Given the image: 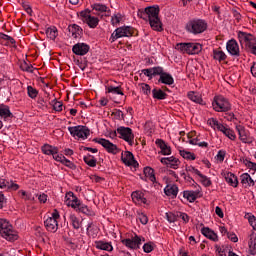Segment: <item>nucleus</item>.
<instances>
[{"mask_svg": "<svg viewBox=\"0 0 256 256\" xmlns=\"http://www.w3.org/2000/svg\"><path fill=\"white\" fill-rule=\"evenodd\" d=\"M0 117L4 120L9 119V117H13L11 110H9V106L0 105Z\"/></svg>", "mask_w": 256, "mask_h": 256, "instance_id": "c756f323", "label": "nucleus"}, {"mask_svg": "<svg viewBox=\"0 0 256 256\" xmlns=\"http://www.w3.org/2000/svg\"><path fill=\"white\" fill-rule=\"evenodd\" d=\"M202 235L204 237H207V239H210V241H219V237L217 236V233H215L213 230L204 227L201 229Z\"/></svg>", "mask_w": 256, "mask_h": 256, "instance_id": "b1692460", "label": "nucleus"}, {"mask_svg": "<svg viewBox=\"0 0 256 256\" xmlns=\"http://www.w3.org/2000/svg\"><path fill=\"white\" fill-rule=\"evenodd\" d=\"M138 219L142 225H147V223H149V218L143 213L138 214Z\"/></svg>", "mask_w": 256, "mask_h": 256, "instance_id": "3c124183", "label": "nucleus"}, {"mask_svg": "<svg viewBox=\"0 0 256 256\" xmlns=\"http://www.w3.org/2000/svg\"><path fill=\"white\" fill-rule=\"evenodd\" d=\"M0 235L6 241H17L19 239V234L13 229V225L3 218H0Z\"/></svg>", "mask_w": 256, "mask_h": 256, "instance_id": "f03ea898", "label": "nucleus"}, {"mask_svg": "<svg viewBox=\"0 0 256 256\" xmlns=\"http://www.w3.org/2000/svg\"><path fill=\"white\" fill-rule=\"evenodd\" d=\"M225 155V151L220 150L216 155V161H219V163H223V161H225Z\"/></svg>", "mask_w": 256, "mask_h": 256, "instance_id": "864d4df0", "label": "nucleus"}, {"mask_svg": "<svg viewBox=\"0 0 256 256\" xmlns=\"http://www.w3.org/2000/svg\"><path fill=\"white\" fill-rule=\"evenodd\" d=\"M84 163H86V165H88L89 167L97 166V160H95V157L91 155L84 156Z\"/></svg>", "mask_w": 256, "mask_h": 256, "instance_id": "ea45409f", "label": "nucleus"}, {"mask_svg": "<svg viewBox=\"0 0 256 256\" xmlns=\"http://www.w3.org/2000/svg\"><path fill=\"white\" fill-rule=\"evenodd\" d=\"M227 237H228V239H230V241H232L233 243H237V241H239V238H238L237 235L234 234V233H227Z\"/></svg>", "mask_w": 256, "mask_h": 256, "instance_id": "e2e57ef3", "label": "nucleus"}, {"mask_svg": "<svg viewBox=\"0 0 256 256\" xmlns=\"http://www.w3.org/2000/svg\"><path fill=\"white\" fill-rule=\"evenodd\" d=\"M123 21V15L121 13H116L111 17L112 25H119Z\"/></svg>", "mask_w": 256, "mask_h": 256, "instance_id": "37998d69", "label": "nucleus"}, {"mask_svg": "<svg viewBox=\"0 0 256 256\" xmlns=\"http://www.w3.org/2000/svg\"><path fill=\"white\" fill-rule=\"evenodd\" d=\"M175 49L180 53H187L188 55H198L201 53L203 46L199 43H179Z\"/></svg>", "mask_w": 256, "mask_h": 256, "instance_id": "423d86ee", "label": "nucleus"}, {"mask_svg": "<svg viewBox=\"0 0 256 256\" xmlns=\"http://www.w3.org/2000/svg\"><path fill=\"white\" fill-rule=\"evenodd\" d=\"M141 89L144 95H151V86H149V84H142Z\"/></svg>", "mask_w": 256, "mask_h": 256, "instance_id": "6e6d98bb", "label": "nucleus"}, {"mask_svg": "<svg viewBox=\"0 0 256 256\" xmlns=\"http://www.w3.org/2000/svg\"><path fill=\"white\" fill-rule=\"evenodd\" d=\"M108 9L109 8H107V6L104 4H94L93 5V11H97L98 13H107Z\"/></svg>", "mask_w": 256, "mask_h": 256, "instance_id": "c03bdc74", "label": "nucleus"}, {"mask_svg": "<svg viewBox=\"0 0 256 256\" xmlns=\"http://www.w3.org/2000/svg\"><path fill=\"white\" fill-rule=\"evenodd\" d=\"M236 131L239 135L240 141H242L243 143H248V144L253 143V138L249 134V131H247L245 129V127L238 125V126H236Z\"/></svg>", "mask_w": 256, "mask_h": 256, "instance_id": "4468645a", "label": "nucleus"}, {"mask_svg": "<svg viewBox=\"0 0 256 256\" xmlns=\"http://www.w3.org/2000/svg\"><path fill=\"white\" fill-rule=\"evenodd\" d=\"M42 152L44 153V155H54V153H59V148L55 147V146H51L49 144H45L44 146H42Z\"/></svg>", "mask_w": 256, "mask_h": 256, "instance_id": "c85d7f7f", "label": "nucleus"}, {"mask_svg": "<svg viewBox=\"0 0 256 256\" xmlns=\"http://www.w3.org/2000/svg\"><path fill=\"white\" fill-rule=\"evenodd\" d=\"M52 107H53L54 111H58V112L63 111V102L53 100Z\"/></svg>", "mask_w": 256, "mask_h": 256, "instance_id": "de8ad7c7", "label": "nucleus"}, {"mask_svg": "<svg viewBox=\"0 0 256 256\" xmlns=\"http://www.w3.org/2000/svg\"><path fill=\"white\" fill-rule=\"evenodd\" d=\"M142 241H145V239H141V237L135 236L133 239L122 240V243L128 247V249H139V245H141Z\"/></svg>", "mask_w": 256, "mask_h": 256, "instance_id": "2eb2a0df", "label": "nucleus"}, {"mask_svg": "<svg viewBox=\"0 0 256 256\" xmlns=\"http://www.w3.org/2000/svg\"><path fill=\"white\" fill-rule=\"evenodd\" d=\"M68 31L70 37H73V39H79V37H81V34L83 33V29H81V27H79V25L77 24L70 25L68 27Z\"/></svg>", "mask_w": 256, "mask_h": 256, "instance_id": "4be33fe9", "label": "nucleus"}, {"mask_svg": "<svg viewBox=\"0 0 256 256\" xmlns=\"http://www.w3.org/2000/svg\"><path fill=\"white\" fill-rule=\"evenodd\" d=\"M72 51L75 55H87V53H89V45L85 43H78L73 46Z\"/></svg>", "mask_w": 256, "mask_h": 256, "instance_id": "a211bd4d", "label": "nucleus"}, {"mask_svg": "<svg viewBox=\"0 0 256 256\" xmlns=\"http://www.w3.org/2000/svg\"><path fill=\"white\" fill-rule=\"evenodd\" d=\"M96 249H100V251H113V245L111 242H105V241H96L95 242Z\"/></svg>", "mask_w": 256, "mask_h": 256, "instance_id": "393cba45", "label": "nucleus"}, {"mask_svg": "<svg viewBox=\"0 0 256 256\" xmlns=\"http://www.w3.org/2000/svg\"><path fill=\"white\" fill-rule=\"evenodd\" d=\"M27 91H28V96L31 99H35V97H37L38 95L37 89L33 88L32 86H28Z\"/></svg>", "mask_w": 256, "mask_h": 256, "instance_id": "09e8293b", "label": "nucleus"}, {"mask_svg": "<svg viewBox=\"0 0 256 256\" xmlns=\"http://www.w3.org/2000/svg\"><path fill=\"white\" fill-rule=\"evenodd\" d=\"M153 249H155V245L151 242L143 245L144 253H151V251H153Z\"/></svg>", "mask_w": 256, "mask_h": 256, "instance_id": "8fccbe9b", "label": "nucleus"}, {"mask_svg": "<svg viewBox=\"0 0 256 256\" xmlns=\"http://www.w3.org/2000/svg\"><path fill=\"white\" fill-rule=\"evenodd\" d=\"M178 217H180L184 223H189V215H187V213L180 212Z\"/></svg>", "mask_w": 256, "mask_h": 256, "instance_id": "69168bd1", "label": "nucleus"}, {"mask_svg": "<svg viewBox=\"0 0 256 256\" xmlns=\"http://www.w3.org/2000/svg\"><path fill=\"white\" fill-rule=\"evenodd\" d=\"M0 189H11V191H17L19 189V184L0 178Z\"/></svg>", "mask_w": 256, "mask_h": 256, "instance_id": "6ab92c4d", "label": "nucleus"}, {"mask_svg": "<svg viewBox=\"0 0 256 256\" xmlns=\"http://www.w3.org/2000/svg\"><path fill=\"white\" fill-rule=\"evenodd\" d=\"M213 59L216 61H225L227 59V54L222 50H213Z\"/></svg>", "mask_w": 256, "mask_h": 256, "instance_id": "c9c22d12", "label": "nucleus"}, {"mask_svg": "<svg viewBox=\"0 0 256 256\" xmlns=\"http://www.w3.org/2000/svg\"><path fill=\"white\" fill-rule=\"evenodd\" d=\"M180 155L183 157V159H188L189 161H195V154L185 151V150H180Z\"/></svg>", "mask_w": 256, "mask_h": 256, "instance_id": "79ce46f5", "label": "nucleus"}, {"mask_svg": "<svg viewBox=\"0 0 256 256\" xmlns=\"http://www.w3.org/2000/svg\"><path fill=\"white\" fill-rule=\"evenodd\" d=\"M185 29L192 35H201L207 31V22L203 19H192L186 23Z\"/></svg>", "mask_w": 256, "mask_h": 256, "instance_id": "7ed1b4c3", "label": "nucleus"}, {"mask_svg": "<svg viewBox=\"0 0 256 256\" xmlns=\"http://www.w3.org/2000/svg\"><path fill=\"white\" fill-rule=\"evenodd\" d=\"M164 193H165V195H168L169 197H171V196L177 197V193H179V188L177 187V185H167L164 188Z\"/></svg>", "mask_w": 256, "mask_h": 256, "instance_id": "cd10ccee", "label": "nucleus"}, {"mask_svg": "<svg viewBox=\"0 0 256 256\" xmlns=\"http://www.w3.org/2000/svg\"><path fill=\"white\" fill-rule=\"evenodd\" d=\"M197 195H199V193L192 190H185L183 192L184 199H187L189 203H195V201L197 200Z\"/></svg>", "mask_w": 256, "mask_h": 256, "instance_id": "bb28decb", "label": "nucleus"}, {"mask_svg": "<svg viewBox=\"0 0 256 256\" xmlns=\"http://www.w3.org/2000/svg\"><path fill=\"white\" fill-rule=\"evenodd\" d=\"M96 142H98L99 145H102L108 153H112L113 155H117L119 153V148H117V145L113 144L107 139L100 138Z\"/></svg>", "mask_w": 256, "mask_h": 256, "instance_id": "ddd939ff", "label": "nucleus"}, {"mask_svg": "<svg viewBox=\"0 0 256 256\" xmlns=\"http://www.w3.org/2000/svg\"><path fill=\"white\" fill-rule=\"evenodd\" d=\"M188 98L190 101H193L194 103H199L201 104L203 102V99L201 98V95L196 92H189L188 93Z\"/></svg>", "mask_w": 256, "mask_h": 256, "instance_id": "e433bc0d", "label": "nucleus"}, {"mask_svg": "<svg viewBox=\"0 0 256 256\" xmlns=\"http://www.w3.org/2000/svg\"><path fill=\"white\" fill-rule=\"evenodd\" d=\"M212 107L214 111H217L218 113L231 111V103H229V100L223 96H216L212 102Z\"/></svg>", "mask_w": 256, "mask_h": 256, "instance_id": "6e6552de", "label": "nucleus"}, {"mask_svg": "<svg viewBox=\"0 0 256 256\" xmlns=\"http://www.w3.org/2000/svg\"><path fill=\"white\" fill-rule=\"evenodd\" d=\"M76 211H80V213H84L85 215H89V208L87 207V205L85 204H81V201L79 202V204L77 205Z\"/></svg>", "mask_w": 256, "mask_h": 256, "instance_id": "a18cd8bd", "label": "nucleus"}, {"mask_svg": "<svg viewBox=\"0 0 256 256\" xmlns=\"http://www.w3.org/2000/svg\"><path fill=\"white\" fill-rule=\"evenodd\" d=\"M200 181L204 187H211V178L202 174V176H200Z\"/></svg>", "mask_w": 256, "mask_h": 256, "instance_id": "49530a36", "label": "nucleus"}, {"mask_svg": "<svg viewBox=\"0 0 256 256\" xmlns=\"http://www.w3.org/2000/svg\"><path fill=\"white\" fill-rule=\"evenodd\" d=\"M226 49L232 57H239L241 55L239 43H237V40L235 39H231L226 43Z\"/></svg>", "mask_w": 256, "mask_h": 256, "instance_id": "f8f14e48", "label": "nucleus"}, {"mask_svg": "<svg viewBox=\"0 0 256 256\" xmlns=\"http://www.w3.org/2000/svg\"><path fill=\"white\" fill-rule=\"evenodd\" d=\"M59 212L55 210L50 217L44 220V225L50 233H56L59 229Z\"/></svg>", "mask_w": 256, "mask_h": 256, "instance_id": "1a4fd4ad", "label": "nucleus"}, {"mask_svg": "<svg viewBox=\"0 0 256 256\" xmlns=\"http://www.w3.org/2000/svg\"><path fill=\"white\" fill-rule=\"evenodd\" d=\"M249 248H250V253L252 255H256V240H253V238H251L250 240Z\"/></svg>", "mask_w": 256, "mask_h": 256, "instance_id": "603ef678", "label": "nucleus"}, {"mask_svg": "<svg viewBox=\"0 0 256 256\" xmlns=\"http://www.w3.org/2000/svg\"><path fill=\"white\" fill-rule=\"evenodd\" d=\"M138 17L145 21L148 20L150 27L154 31H163V24H161V19H159V6H150L144 10H139Z\"/></svg>", "mask_w": 256, "mask_h": 256, "instance_id": "f257e3e1", "label": "nucleus"}, {"mask_svg": "<svg viewBox=\"0 0 256 256\" xmlns=\"http://www.w3.org/2000/svg\"><path fill=\"white\" fill-rule=\"evenodd\" d=\"M133 35V28L130 26H122L117 28L110 37L111 43H115L117 39H121V37H131Z\"/></svg>", "mask_w": 256, "mask_h": 256, "instance_id": "9d476101", "label": "nucleus"}, {"mask_svg": "<svg viewBox=\"0 0 256 256\" xmlns=\"http://www.w3.org/2000/svg\"><path fill=\"white\" fill-rule=\"evenodd\" d=\"M85 21L92 29H95L99 25V19L95 16L87 15Z\"/></svg>", "mask_w": 256, "mask_h": 256, "instance_id": "2f4dec72", "label": "nucleus"}, {"mask_svg": "<svg viewBox=\"0 0 256 256\" xmlns=\"http://www.w3.org/2000/svg\"><path fill=\"white\" fill-rule=\"evenodd\" d=\"M117 133L120 135V139H123L130 145H133L135 135H133V130H131V128L121 126L117 128Z\"/></svg>", "mask_w": 256, "mask_h": 256, "instance_id": "9b49d317", "label": "nucleus"}, {"mask_svg": "<svg viewBox=\"0 0 256 256\" xmlns=\"http://www.w3.org/2000/svg\"><path fill=\"white\" fill-rule=\"evenodd\" d=\"M226 183H228L229 185H231V187H237L238 185V181H237V176H235V174L233 173H228L226 174Z\"/></svg>", "mask_w": 256, "mask_h": 256, "instance_id": "473e14b6", "label": "nucleus"}, {"mask_svg": "<svg viewBox=\"0 0 256 256\" xmlns=\"http://www.w3.org/2000/svg\"><path fill=\"white\" fill-rule=\"evenodd\" d=\"M38 200L40 201V203H47V194L42 193L38 196Z\"/></svg>", "mask_w": 256, "mask_h": 256, "instance_id": "774afa93", "label": "nucleus"}, {"mask_svg": "<svg viewBox=\"0 0 256 256\" xmlns=\"http://www.w3.org/2000/svg\"><path fill=\"white\" fill-rule=\"evenodd\" d=\"M52 157L55 161H58V163H63L65 161V157L63 154H59V152L54 153Z\"/></svg>", "mask_w": 256, "mask_h": 256, "instance_id": "4d7b16f0", "label": "nucleus"}, {"mask_svg": "<svg viewBox=\"0 0 256 256\" xmlns=\"http://www.w3.org/2000/svg\"><path fill=\"white\" fill-rule=\"evenodd\" d=\"M158 81L159 83H163L164 85H173V83H175L173 76L167 72H164L163 74H161Z\"/></svg>", "mask_w": 256, "mask_h": 256, "instance_id": "a878e982", "label": "nucleus"}, {"mask_svg": "<svg viewBox=\"0 0 256 256\" xmlns=\"http://www.w3.org/2000/svg\"><path fill=\"white\" fill-rule=\"evenodd\" d=\"M160 161L163 165H167L168 167H170V169H179V165H181V161L173 156L161 158Z\"/></svg>", "mask_w": 256, "mask_h": 256, "instance_id": "f3484780", "label": "nucleus"}, {"mask_svg": "<svg viewBox=\"0 0 256 256\" xmlns=\"http://www.w3.org/2000/svg\"><path fill=\"white\" fill-rule=\"evenodd\" d=\"M166 219H167L168 223H175V221H177V216H175V214H173L171 212H167Z\"/></svg>", "mask_w": 256, "mask_h": 256, "instance_id": "5fc2aeb1", "label": "nucleus"}, {"mask_svg": "<svg viewBox=\"0 0 256 256\" xmlns=\"http://www.w3.org/2000/svg\"><path fill=\"white\" fill-rule=\"evenodd\" d=\"M132 201L136 203V205H145L147 203V199L143 192L136 191L132 193Z\"/></svg>", "mask_w": 256, "mask_h": 256, "instance_id": "412c9836", "label": "nucleus"}, {"mask_svg": "<svg viewBox=\"0 0 256 256\" xmlns=\"http://www.w3.org/2000/svg\"><path fill=\"white\" fill-rule=\"evenodd\" d=\"M238 39L241 45H244L248 53L256 55V39L254 35L240 31L238 32Z\"/></svg>", "mask_w": 256, "mask_h": 256, "instance_id": "20e7f679", "label": "nucleus"}, {"mask_svg": "<svg viewBox=\"0 0 256 256\" xmlns=\"http://www.w3.org/2000/svg\"><path fill=\"white\" fill-rule=\"evenodd\" d=\"M106 93H112V95H123V90H121V87L119 86H108Z\"/></svg>", "mask_w": 256, "mask_h": 256, "instance_id": "a19ab883", "label": "nucleus"}, {"mask_svg": "<svg viewBox=\"0 0 256 256\" xmlns=\"http://www.w3.org/2000/svg\"><path fill=\"white\" fill-rule=\"evenodd\" d=\"M62 165H65L66 167H69V169H75V164L71 162L69 159L64 158V161L62 162Z\"/></svg>", "mask_w": 256, "mask_h": 256, "instance_id": "bf43d9fd", "label": "nucleus"}, {"mask_svg": "<svg viewBox=\"0 0 256 256\" xmlns=\"http://www.w3.org/2000/svg\"><path fill=\"white\" fill-rule=\"evenodd\" d=\"M208 124L210 125V127H212V129H217V131H221V133H223V135L228 137V139H230L231 141H235V139H237L235 132L231 128H229V126L223 125L217 119L210 118L208 120Z\"/></svg>", "mask_w": 256, "mask_h": 256, "instance_id": "39448f33", "label": "nucleus"}, {"mask_svg": "<svg viewBox=\"0 0 256 256\" xmlns=\"http://www.w3.org/2000/svg\"><path fill=\"white\" fill-rule=\"evenodd\" d=\"M248 221H249L252 229H254V231H256V218H255V216H250L248 218Z\"/></svg>", "mask_w": 256, "mask_h": 256, "instance_id": "0e129e2a", "label": "nucleus"}, {"mask_svg": "<svg viewBox=\"0 0 256 256\" xmlns=\"http://www.w3.org/2000/svg\"><path fill=\"white\" fill-rule=\"evenodd\" d=\"M69 219L74 229H80L81 221L79 220V218H77V216H75L74 214H70Z\"/></svg>", "mask_w": 256, "mask_h": 256, "instance_id": "58836bf2", "label": "nucleus"}, {"mask_svg": "<svg viewBox=\"0 0 256 256\" xmlns=\"http://www.w3.org/2000/svg\"><path fill=\"white\" fill-rule=\"evenodd\" d=\"M240 179L242 185H249V187H251V185H255V181H253V178H251V175H249L248 173L242 174L240 176Z\"/></svg>", "mask_w": 256, "mask_h": 256, "instance_id": "7c9ffc66", "label": "nucleus"}, {"mask_svg": "<svg viewBox=\"0 0 256 256\" xmlns=\"http://www.w3.org/2000/svg\"><path fill=\"white\" fill-rule=\"evenodd\" d=\"M57 35H58V32L55 26H52L46 29V36L48 37V39L55 41V39H57Z\"/></svg>", "mask_w": 256, "mask_h": 256, "instance_id": "f704fd0d", "label": "nucleus"}, {"mask_svg": "<svg viewBox=\"0 0 256 256\" xmlns=\"http://www.w3.org/2000/svg\"><path fill=\"white\" fill-rule=\"evenodd\" d=\"M79 198L75 196L73 192H68L65 195V203L67 207H72V209H77V206L79 205Z\"/></svg>", "mask_w": 256, "mask_h": 256, "instance_id": "dca6fc26", "label": "nucleus"}, {"mask_svg": "<svg viewBox=\"0 0 256 256\" xmlns=\"http://www.w3.org/2000/svg\"><path fill=\"white\" fill-rule=\"evenodd\" d=\"M152 95H153L154 99H159V100H163L167 97V94L165 92H163V90H161V89H153Z\"/></svg>", "mask_w": 256, "mask_h": 256, "instance_id": "4c0bfd02", "label": "nucleus"}, {"mask_svg": "<svg viewBox=\"0 0 256 256\" xmlns=\"http://www.w3.org/2000/svg\"><path fill=\"white\" fill-rule=\"evenodd\" d=\"M1 38L5 41H9L12 45L15 43V39H13L11 36L7 34H1Z\"/></svg>", "mask_w": 256, "mask_h": 256, "instance_id": "338daca9", "label": "nucleus"}, {"mask_svg": "<svg viewBox=\"0 0 256 256\" xmlns=\"http://www.w3.org/2000/svg\"><path fill=\"white\" fill-rule=\"evenodd\" d=\"M68 131L72 137L75 139H87L89 135H91V131L87 126L78 125V126H70L68 127Z\"/></svg>", "mask_w": 256, "mask_h": 256, "instance_id": "0eeeda50", "label": "nucleus"}, {"mask_svg": "<svg viewBox=\"0 0 256 256\" xmlns=\"http://www.w3.org/2000/svg\"><path fill=\"white\" fill-rule=\"evenodd\" d=\"M144 175L146 179H149L152 183H155V171L151 167L144 168Z\"/></svg>", "mask_w": 256, "mask_h": 256, "instance_id": "72a5a7b5", "label": "nucleus"}, {"mask_svg": "<svg viewBox=\"0 0 256 256\" xmlns=\"http://www.w3.org/2000/svg\"><path fill=\"white\" fill-rule=\"evenodd\" d=\"M121 160L125 163L128 167L131 165H135L137 162L135 161V157L133 153L130 151H125L122 153Z\"/></svg>", "mask_w": 256, "mask_h": 256, "instance_id": "aec40b11", "label": "nucleus"}, {"mask_svg": "<svg viewBox=\"0 0 256 256\" xmlns=\"http://www.w3.org/2000/svg\"><path fill=\"white\" fill-rule=\"evenodd\" d=\"M156 145L160 148L162 155H171V146L167 145L165 141L161 139L156 140Z\"/></svg>", "mask_w": 256, "mask_h": 256, "instance_id": "5701e85b", "label": "nucleus"}, {"mask_svg": "<svg viewBox=\"0 0 256 256\" xmlns=\"http://www.w3.org/2000/svg\"><path fill=\"white\" fill-rule=\"evenodd\" d=\"M142 73L144 75H146V77H150V79H152L154 77V74H153V68H150V69H143L142 70Z\"/></svg>", "mask_w": 256, "mask_h": 256, "instance_id": "680f3d73", "label": "nucleus"}, {"mask_svg": "<svg viewBox=\"0 0 256 256\" xmlns=\"http://www.w3.org/2000/svg\"><path fill=\"white\" fill-rule=\"evenodd\" d=\"M21 69H22V71H27L28 73H33V66H30L29 64H27L25 62L21 65Z\"/></svg>", "mask_w": 256, "mask_h": 256, "instance_id": "13d9d810", "label": "nucleus"}, {"mask_svg": "<svg viewBox=\"0 0 256 256\" xmlns=\"http://www.w3.org/2000/svg\"><path fill=\"white\" fill-rule=\"evenodd\" d=\"M152 72H153V75L155 77V75H163L165 72H163V69L161 67H154L152 68Z\"/></svg>", "mask_w": 256, "mask_h": 256, "instance_id": "052dcab7", "label": "nucleus"}]
</instances>
